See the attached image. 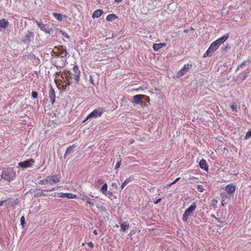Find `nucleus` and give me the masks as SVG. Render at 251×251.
<instances>
[{
  "label": "nucleus",
  "instance_id": "nucleus-46",
  "mask_svg": "<svg viewBox=\"0 0 251 251\" xmlns=\"http://www.w3.org/2000/svg\"><path fill=\"white\" fill-rule=\"evenodd\" d=\"M58 187H54V188H52V189H50V190H44L45 191H47V192H49V191H54L56 189H57Z\"/></svg>",
  "mask_w": 251,
  "mask_h": 251
},
{
  "label": "nucleus",
  "instance_id": "nucleus-52",
  "mask_svg": "<svg viewBox=\"0 0 251 251\" xmlns=\"http://www.w3.org/2000/svg\"><path fill=\"white\" fill-rule=\"evenodd\" d=\"M0 201V206H2L3 205V204H4V202L5 201Z\"/></svg>",
  "mask_w": 251,
  "mask_h": 251
},
{
  "label": "nucleus",
  "instance_id": "nucleus-19",
  "mask_svg": "<svg viewBox=\"0 0 251 251\" xmlns=\"http://www.w3.org/2000/svg\"><path fill=\"white\" fill-rule=\"evenodd\" d=\"M76 147V145H73L72 146H70L67 149L65 153L64 154V157L65 158H67V157L71 153H72L75 151V148Z\"/></svg>",
  "mask_w": 251,
  "mask_h": 251
},
{
  "label": "nucleus",
  "instance_id": "nucleus-9",
  "mask_svg": "<svg viewBox=\"0 0 251 251\" xmlns=\"http://www.w3.org/2000/svg\"><path fill=\"white\" fill-rule=\"evenodd\" d=\"M219 48L218 46L213 42L208 48L206 51L204 53L203 57L211 56L212 53Z\"/></svg>",
  "mask_w": 251,
  "mask_h": 251
},
{
  "label": "nucleus",
  "instance_id": "nucleus-2",
  "mask_svg": "<svg viewBox=\"0 0 251 251\" xmlns=\"http://www.w3.org/2000/svg\"><path fill=\"white\" fill-rule=\"evenodd\" d=\"M16 176V172L13 170V169L8 168L2 171L0 176L10 182L15 179Z\"/></svg>",
  "mask_w": 251,
  "mask_h": 251
},
{
  "label": "nucleus",
  "instance_id": "nucleus-14",
  "mask_svg": "<svg viewBox=\"0 0 251 251\" xmlns=\"http://www.w3.org/2000/svg\"><path fill=\"white\" fill-rule=\"evenodd\" d=\"M107 184L106 183H105L104 184H103L102 186L101 187L100 189V191L103 195H104L106 196H112L113 195V194L111 192L107 191Z\"/></svg>",
  "mask_w": 251,
  "mask_h": 251
},
{
  "label": "nucleus",
  "instance_id": "nucleus-4",
  "mask_svg": "<svg viewBox=\"0 0 251 251\" xmlns=\"http://www.w3.org/2000/svg\"><path fill=\"white\" fill-rule=\"evenodd\" d=\"M197 208V204L195 202H193L188 208H187L182 215V220L186 222L188 220V217L193 215L194 211Z\"/></svg>",
  "mask_w": 251,
  "mask_h": 251
},
{
  "label": "nucleus",
  "instance_id": "nucleus-55",
  "mask_svg": "<svg viewBox=\"0 0 251 251\" xmlns=\"http://www.w3.org/2000/svg\"><path fill=\"white\" fill-rule=\"evenodd\" d=\"M123 0H115L117 2H121Z\"/></svg>",
  "mask_w": 251,
  "mask_h": 251
},
{
  "label": "nucleus",
  "instance_id": "nucleus-12",
  "mask_svg": "<svg viewBox=\"0 0 251 251\" xmlns=\"http://www.w3.org/2000/svg\"><path fill=\"white\" fill-rule=\"evenodd\" d=\"M34 161L33 159H30L29 160H26L24 161H21L18 163L19 166L23 168H27L30 167H31L33 163H34Z\"/></svg>",
  "mask_w": 251,
  "mask_h": 251
},
{
  "label": "nucleus",
  "instance_id": "nucleus-20",
  "mask_svg": "<svg viewBox=\"0 0 251 251\" xmlns=\"http://www.w3.org/2000/svg\"><path fill=\"white\" fill-rule=\"evenodd\" d=\"M96 79H97L98 80H99V75L98 74L95 73L94 75H90V82L94 86H96L97 84L95 82Z\"/></svg>",
  "mask_w": 251,
  "mask_h": 251
},
{
  "label": "nucleus",
  "instance_id": "nucleus-30",
  "mask_svg": "<svg viewBox=\"0 0 251 251\" xmlns=\"http://www.w3.org/2000/svg\"><path fill=\"white\" fill-rule=\"evenodd\" d=\"M53 24H52L51 26H48L47 28H46V30L45 31V33L50 34L52 31H53Z\"/></svg>",
  "mask_w": 251,
  "mask_h": 251
},
{
  "label": "nucleus",
  "instance_id": "nucleus-37",
  "mask_svg": "<svg viewBox=\"0 0 251 251\" xmlns=\"http://www.w3.org/2000/svg\"><path fill=\"white\" fill-rule=\"evenodd\" d=\"M251 137V130H249L247 133L245 137V139H248Z\"/></svg>",
  "mask_w": 251,
  "mask_h": 251
},
{
  "label": "nucleus",
  "instance_id": "nucleus-18",
  "mask_svg": "<svg viewBox=\"0 0 251 251\" xmlns=\"http://www.w3.org/2000/svg\"><path fill=\"white\" fill-rule=\"evenodd\" d=\"M119 224L121 226V231H125L129 228V224L127 223L126 222H122V219H120V220L119 222Z\"/></svg>",
  "mask_w": 251,
  "mask_h": 251
},
{
  "label": "nucleus",
  "instance_id": "nucleus-38",
  "mask_svg": "<svg viewBox=\"0 0 251 251\" xmlns=\"http://www.w3.org/2000/svg\"><path fill=\"white\" fill-rule=\"evenodd\" d=\"M59 32L60 33H61V34L64 36H65L66 38H68V39H69L70 37L69 36V35L65 32H64L63 31H62V30H59Z\"/></svg>",
  "mask_w": 251,
  "mask_h": 251
},
{
  "label": "nucleus",
  "instance_id": "nucleus-1",
  "mask_svg": "<svg viewBox=\"0 0 251 251\" xmlns=\"http://www.w3.org/2000/svg\"><path fill=\"white\" fill-rule=\"evenodd\" d=\"M80 72L77 65H75L71 70H65L61 75L62 79H66L64 81L68 85H70L73 83L78 84L79 81Z\"/></svg>",
  "mask_w": 251,
  "mask_h": 251
},
{
  "label": "nucleus",
  "instance_id": "nucleus-16",
  "mask_svg": "<svg viewBox=\"0 0 251 251\" xmlns=\"http://www.w3.org/2000/svg\"><path fill=\"white\" fill-rule=\"evenodd\" d=\"M35 22L38 26L40 28V30L44 32H45L46 28H47L48 26H50V25L49 24H44L42 22L37 21L36 20H35Z\"/></svg>",
  "mask_w": 251,
  "mask_h": 251
},
{
  "label": "nucleus",
  "instance_id": "nucleus-49",
  "mask_svg": "<svg viewBox=\"0 0 251 251\" xmlns=\"http://www.w3.org/2000/svg\"><path fill=\"white\" fill-rule=\"evenodd\" d=\"M126 185H127V184H126V183H125V182H124L122 184V185H121V189H124V188L125 187V186H126Z\"/></svg>",
  "mask_w": 251,
  "mask_h": 251
},
{
  "label": "nucleus",
  "instance_id": "nucleus-34",
  "mask_svg": "<svg viewBox=\"0 0 251 251\" xmlns=\"http://www.w3.org/2000/svg\"><path fill=\"white\" fill-rule=\"evenodd\" d=\"M47 180V177L42 180H41L39 181V184L40 185H45V184H48V182Z\"/></svg>",
  "mask_w": 251,
  "mask_h": 251
},
{
  "label": "nucleus",
  "instance_id": "nucleus-29",
  "mask_svg": "<svg viewBox=\"0 0 251 251\" xmlns=\"http://www.w3.org/2000/svg\"><path fill=\"white\" fill-rule=\"evenodd\" d=\"M53 16L59 21L62 20V15L60 13H53Z\"/></svg>",
  "mask_w": 251,
  "mask_h": 251
},
{
  "label": "nucleus",
  "instance_id": "nucleus-31",
  "mask_svg": "<svg viewBox=\"0 0 251 251\" xmlns=\"http://www.w3.org/2000/svg\"><path fill=\"white\" fill-rule=\"evenodd\" d=\"M26 222H25V219L24 217V216H23L21 218V225L23 227H24L25 226Z\"/></svg>",
  "mask_w": 251,
  "mask_h": 251
},
{
  "label": "nucleus",
  "instance_id": "nucleus-3",
  "mask_svg": "<svg viewBox=\"0 0 251 251\" xmlns=\"http://www.w3.org/2000/svg\"><path fill=\"white\" fill-rule=\"evenodd\" d=\"M235 190L236 185L233 183H230L226 187L225 190L227 192V194H223L222 195L223 200L222 201V204L223 206L224 205L223 202L225 201L226 199H230L232 194L234 193Z\"/></svg>",
  "mask_w": 251,
  "mask_h": 251
},
{
  "label": "nucleus",
  "instance_id": "nucleus-43",
  "mask_svg": "<svg viewBox=\"0 0 251 251\" xmlns=\"http://www.w3.org/2000/svg\"><path fill=\"white\" fill-rule=\"evenodd\" d=\"M37 196H47V195L45 193H44L43 192L41 193H38L36 195Z\"/></svg>",
  "mask_w": 251,
  "mask_h": 251
},
{
  "label": "nucleus",
  "instance_id": "nucleus-36",
  "mask_svg": "<svg viewBox=\"0 0 251 251\" xmlns=\"http://www.w3.org/2000/svg\"><path fill=\"white\" fill-rule=\"evenodd\" d=\"M121 164H122V159H121L116 163V165L115 166V169H118V168H119L121 166Z\"/></svg>",
  "mask_w": 251,
  "mask_h": 251
},
{
  "label": "nucleus",
  "instance_id": "nucleus-50",
  "mask_svg": "<svg viewBox=\"0 0 251 251\" xmlns=\"http://www.w3.org/2000/svg\"><path fill=\"white\" fill-rule=\"evenodd\" d=\"M62 74V73H61V72H56V75H57V76H60L61 77V75Z\"/></svg>",
  "mask_w": 251,
  "mask_h": 251
},
{
  "label": "nucleus",
  "instance_id": "nucleus-58",
  "mask_svg": "<svg viewBox=\"0 0 251 251\" xmlns=\"http://www.w3.org/2000/svg\"><path fill=\"white\" fill-rule=\"evenodd\" d=\"M190 30H191L193 31V30H194V29L193 27H191L190 28Z\"/></svg>",
  "mask_w": 251,
  "mask_h": 251
},
{
  "label": "nucleus",
  "instance_id": "nucleus-10",
  "mask_svg": "<svg viewBox=\"0 0 251 251\" xmlns=\"http://www.w3.org/2000/svg\"><path fill=\"white\" fill-rule=\"evenodd\" d=\"M54 49L57 50L58 51L56 55H60L62 57H66L68 55V52L63 46H55Z\"/></svg>",
  "mask_w": 251,
  "mask_h": 251
},
{
  "label": "nucleus",
  "instance_id": "nucleus-47",
  "mask_svg": "<svg viewBox=\"0 0 251 251\" xmlns=\"http://www.w3.org/2000/svg\"><path fill=\"white\" fill-rule=\"evenodd\" d=\"M88 245L89 246V247H90L91 248H93L94 246V244L92 242H90L88 243Z\"/></svg>",
  "mask_w": 251,
  "mask_h": 251
},
{
  "label": "nucleus",
  "instance_id": "nucleus-27",
  "mask_svg": "<svg viewBox=\"0 0 251 251\" xmlns=\"http://www.w3.org/2000/svg\"><path fill=\"white\" fill-rule=\"evenodd\" d=\"M103 180L102 179H99L95 181L94 186L96 189H99L100 185L103 184Z\"/></svg>",
  "mask_w": 251,
  "mask_h": 251
},
{
  "label": "nucleus",
  "instance_id": "nucleus-56",
  "mask_svg": "<svg viewBox=\"0 0 251 251\" xmlns=\"http://www.w3.org/2000/svg\"><path fill=\"white\" fill-rule=\"evenodd\" d=\"M188 31H189V30H188V29H185V30H184V33H188Z\"/></svg>",
  "mask_w": 251,
  "mask_h": 251
},
{
  "label": "nucleus",
  "instance_id": "nucleus-41",
  "mask_svg": "<svg viewBox=\"0 0 251 251\" xmlns=\"http://www.w3.org/2000/svg\"><path fill=\"white\" fill-rule=\"evenodd\" d=\"M232 111L237 112V105L236 104H232L230 106Z\"/></svg>",
  "mask_w": 251,
  "mask_h": 251
},
{
  "label": "nucleus",
  "instance_id": "nucleus-45",
  "mask_svg": "<svg viewBox=\"0 0 251 251\" xmlns=\"http://www.w3.org/2000/svg\"><path fill=\"white\" fill-rule=\"evenodd\" d=\"M161 200H162L161 198H159V199L156 200L155 201H154V203L155 204H158L161 201Z\"/></svg>",
  "mask_w": 251,
  "mask_h": 251
},
{
  "label": "nucleus",
  "instance_id": "nucleus-35",
  "mask_svg": "<svg viewBox=\"0 0 251 251\" xmlns=\"http://www.w3.org/2000/svg\"><path fill=\"white\" fill-rule=\"evenodd\" d=\"M133 176L129 177L128 178L126 179L125 180V183L126 184H128L129 182H131L133 180Z\"/></svg>",
  "mask_w": 251,
  "mask_h": 251
},
{
  "label": "nucleus",
  "instance_id": "nucleus-22",
  "mask_svg": "<svg viewBox=\"0 0 251 251\" xmlns=\"http://www.w3.org/2000/svg\"><path fill=\"white\" fill-rule=\"evenodd\" d=\"M9 25V23L6 19H2L0 20V28H6Z\"/></svg>",
  "mask_w": 251,
  "mask_h": 251
},
{
  "label": "nucleus",
  "instance_id": "nucleus-15",
  "mask_svg": "<svg viewBox=\"0 0 251 251\" xmlns=\"http://www.w3.org/2000/svg\"><path fill=\"white\" fill-rule=\"evenodd\" d=\"M49 97L50 99V101L51 104H53L55 101V91L52 88L51 85H50V89L49 91Z\"/></svg>",
  "mask_w": 251,
  "mask_h": 251
},
{
  "label": "nucleus",
  "instance_id": "nucleus-44",
  "mask_svg": "<svg viewBox=\"0 0 251 251\" xmlns=\"http://www.w3.org/2000/svg\"><path fill=\"white\" fill-rule=\"evenodd\" d=\"M180 178L179 177H178L177 178H176L173 182H172L170 185L169 186H172V185L175 184L176 182H177L179 180Z\"/></svg>",
  "mask_w": 251,
  "mask_h": 251
},
{
  "label": "nucleus",
  "instance_id": "nucleus-48",
  "mask_svg": "<svg viewBox=\"0 0 251 251\" xmlns=\"http://www.w3.org/2000/svg\"><path fill=\"white\" fill-rule=\"evenodd\" d=\"M54 66L57 68V69H60L61 68H63L64 66V65L62 66H59L57 65H54Z\"/></svg>",
  "mask_w": 251,
  "mask_h": 251
},
{
  "label": "nucleus",
  "instance_id": "nucleus-17",
  "mask_svg": "<svg viewBox=\"0 0 251 251\" xmlns=\"http://www.w3.org/2000/svg\"><path fill=\"white\" fill-rule=\"evenodd\" d=\"M199 166L201 169L208 172V166L205 160L201 159L199 162Z\"/></svg>",
  "mask_w": 251,
  "mask_h": 251
},
{
  "label": "nucleus",
  "instance_id": "nucleus-51",
  "mask_svg": "<svg viewBox=\"0 0 251 251\" xmlns=\"http://www.w3.org/2000/svg\"><path fill=\"white\" fill-rule=\"evenodd\" d=\"M230 47H229L227 46H226L223 50L225 51H226L227 50L230 49Z\"/></svg>",
  "mask_w": 251,
  "mask_h": 251
},
{
  "label": "nucleus",
  "instance_id": "nucleus-24",
  "mask_svg": "<svg viewBox=\"0 0 251 251\" xmlns=\"http://www.w3.org/2000/svg\"><path fill=\"white\" fill-rule=\"evenodd\" d=\"M59 195L61 198H67L68 199H73V198H75L76 196L75 195L71 194V193H61L59 194Z\"/></svg>",
  "mask_w": 251,
  "mask_h": 251
},
{
  "label": "nucleus",
  "instance_id": "nucleus-28",
  "mask_svg": "<svg viewBox=\"0 0 251 251\" xmlns=\"http://www.w3.org/2000/svg\"><path fill=\"white\" fill-rule=\"evenodd\" d=\"M83 199L85 200L87 203H88L91 207L94 205V204L92 201H95V199H91V198H90L87 196H85V197Z\"/></svg>",
  "mask_w": 251,
  "mask_h": 251
},
{
  "label": "nucleus",
  "instance_id": "nucleus-13",
  "mask_svg": "<svg viewBox=\"0 0 251 251\" xmlns=\"http://www.w3.org/2000/svg\"><path fill=\"white\" fill-rule=\"evenodd\" d=\"M229 38V34H226L222 36L221 37L219 38L217 40L214 41V42L217 44V46L219 47L220 46L224 43L226 40Z\"/></svg>",
  "mask_w": 251,
  "mask_h": 251
},
{
  "label": "nucleus",
  "instance_id": "nucleus-6",
  "mask_svg": "<svg viewBox=\"0 0 251 251\" xmlns=\"http://www.w3.org/2000/svg\"><path fill=\"white\" fill-rule=\"evenodd\" d=\"M104 110L103 108L102 107H98V108L93 110L92 112H91L87 116V118L83 121V123L85 122L87 120L89 119L95 118H96L97 117H100L101 116L102 113L104 112Z\"/></svg>",
  "mask_w": 251,
  "mask_h": 251
},
{
  "label": "nucleus",
  "instance_id": "nucleus-26",
  "mask_svg": "<svg viewBox=\"0 0 251 251\" xmlns=\"http://www.w3.org/2000/svg\"><path fill=\"white\" fill-rule=\"evenodd\" d=\"M118 18L117 16L114 14H110L107 16L106 20L107 21L111 22L113 20Z\"/></svg>",
  "mask_w": 251,
  "mask_h": 251
},
{
  "label": "nucleus",
  "instance_id": "nucleus-53",
  "mask_svg": "<svg viewBox=\"0 0 251 251\" xmlns=\"http://www.w3.org/2000/svg\"><path fill=\"white\" fill-rule=\"evenodd\" d=\"M139 90H143V89L142 88V87H140L135 89V91H138Z\"/></svg>",
  "mask_w": 251,
  "mask_h": 251
},
{
  "label": "nucleus",
  "instance_id": "nucleus-54",
  "mask_svg": "<svg viewBox=\"0 0 251 251\" xmlns=\"http://www.w3.org/2000/svg\"><path fill=\"white\" fill-rule=\"evenodd\" d=\"M94 234H95V235H97L98 234V233H97V231L96 229H95L94 230V232H93Z\"/></svg>",
  "mask_w": 251,
  "mask_h": 251
},
{
  "label": "nucleus",
  "instance_id": "nucleus-11",
  "mask_svg": "<svg viewBox=\"0 0 251 251\" xmlns=\"http://www.w3.org/2000/svg\"><path fill=\"white\" fill-rule=\"evenodd\" d=\"M60 180V176L59 175H53L47 176V181L48 184L52 185L54 183L58 182Z\"/></svg>",
  "mask_w": 251,
  "mask_h": 251
},
{
  "label": "nucleus",
  "instance_id": "nucleus-42",
  "mask_svg": "<svg viewBox=\"0 0 251 251\" xmlns=\"http://www.w3.org/2000/svg\"><path fill=\"white\" fill-rule=\"evenodd\" d=\"M211 217H212V218H215L216 220H217L219 222H220V223H223V221H221V220H220V219H219V218H217V217L215 216V215H214V214H212V215H211Z\"/></svg>",
  "mask_w": 251,
  "mask_h": 251
},
{
  "label": "nucleus",
  "instance_id": "nucleus-33",
  "mask_svg": "<svg viewBox=\"0 0 251 251\" xmlns=\"http://www.w3.org/2000/svg\"><path fill=\"white\" fill-rule=\"evenodd\" d=\"M248 62H250L249 60H246L244 61L240 65L238 66L237 69V70H239V68H244Z\"/></svg>",
  "mask_w": 251,
  "mask_h": 251
},
{
  "label": "nucleus",
  "instance_id": "nucleus-32",
  "mask_svg": "<svg viewBox=\"0 0 251 251\" xmlns=\"http://www.w3.org/2000/svg\"><path fill=\"white\" fill-rule=\"evenodd\" d=\"M150 97L148 96H147V98L143 99V102H144L145 104L146 103L147 106H148L150 104Z\"/></svg>",
  "mask_w": 251,
  "mask_h": 251
},
{
  "label": "nucleus",
  "instance_id": "nucleus-40",
  "mask_svg": "<svg viewBox=\"0 0 251 251\" xmlns=\"http://www.w3.org/2000/svg\"><path fill=\"white\" fill-rule=\"evenodd\" d=\"M197 190L200 192H202L203 191V186L201 185H198L197 186Z\"/></svg>",
  "mask_w": 251,
  "mask_h": 251
},
{
  "label": "nucleus",
  "instance_id": "nucleus-21",
  "mask_svg": "<svg viewBox=\"0 0 251 251\" xmlns=\"http://www.w3.org/2000/svg\"><path fill=\"white\" fill-rule=\"evenodd\" d=\"M248 72H245L243 74H240L237 77V81H240L241 82L244 81L248 76Z\"/></svg>",
  "mask_w": 251,
  "mask_h": 251
},
{
  "label": "nucleus",
  "instance_id": "nucleus-39",
  "mask_svg": "<svg viewBox=\"0 0 251 251\" xmlns=\"http://www.w3.org/2000/svg\"><path fill=\"white\" fill-rule=\"evenodd\" d=\"M32 97L36 99L38 97V93L36 91H33L31 93Z\"/></svg>",
  "mask_w": 251,
  "mask_h": 251
},
{
  "label": "nucleus",
  "instance_id": "nucleus-8",
  "mask_svg": "<svg viewBox=\"0 0 251 251\" xmlns=\"http://www.w3.org/2000/svg\"><path fill=\"white\" fill-rule=\"evenodd\" d=\"M192 64L187 63L185 64L183 67L177 72V73L176 75V77L177 78H179L182 76L183 75L186 74L188 72L189 69L191 68H192Z\"/></svg>",
  "mask_w": 251,
  "mask_h": 251
},
{
  "label": "nucleus",
  "instance_id": "nucleus-7",
  "mask_svg": "<svg viewBox=\"0 0 251 251\" xmlns=\"http://www.w3.org/2000/svg\"><path fill=\"white\" fill-rule=\"evenodd\" d=\"M34 37V32L28 30L25 35L21 38V40L24 44L28 45L31 42L33 41Z\"/></svg>",
  "mask_w": 251,
  "mask_h": 251
},
{
  "label": "nucleus",
  "instance_id": "nucleus-57",
  "mask_svg": "<svg viewBox=\"0 0 251 251\" xmlns=\"http://www.w3.org/2000/svg\"><path fill=\"white\" fill-rule=\"evenodd\" d=\"M112 186L116 187L117 185H116V184L113 183H112Z\"/></svg>",
  "mask_w": 251,
  "mask_h": 251
},
{
  "label": "nucleus",
  "instance_id": "nucleus-25",
  "mask_svg": "<svg viewBox=\"0 0 251 251\" xmlns=\"http://www.w3.org/2000/svg\"><path fill=\"white\" fill-rule=\"evenodd\" d=\"M103 13V11L102 9H98L94 11V12L92 14V18L95 19V18H99L100 17Z\"/></svg>",
  "mask_w": 251,
  "mask_h": 251
},
{
  "label": "nucleus",
  "instance_id": "nucleus-5",
  "mask_svg": "<svg viewBox=\"0 0 251 251\" xmlns=\"http://www.w3.org/2000/svg\"><path fill=\"white\" fill-rule=\"evenodd\" d=\"M147 98V96L143 94H138L132 97V103L134 105H140L142 107L147 106L146 103L143 102V99Z\"/></svg>",
  "mask_w": 251,
  "mask_h": 251
},
{
  "label": "nucleus",
  "instance_id": "nucleus-23",
  "mask_svg": "<svg viewBox=\"0 0 251 251\" xmlns=\"http://www.w3.org/2000/svg\"><path fill=\"white\" fill-rule=\"evenodd\" d=\"M166 46V43L153 44L152 48L155 51H157Z\"/></svg>",
  "mask_w": 251,
  "mask_h": 251
}]
</instances>
